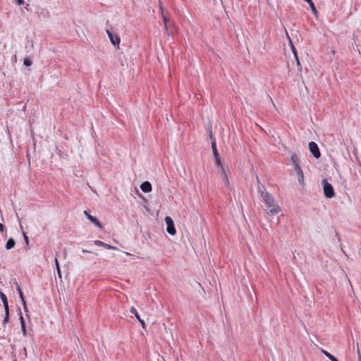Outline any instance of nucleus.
<instances>
[{
    "mask_svg": "<svg viewBox=\"0 0 361 361\" xmlns=\"http://www.w3.org/2000/svg\"><path fill=\"white\" fill-rule=\"evenodd\" d=\"M323 186L324 195L326 198H332L335 196L334 188L326 179L322 180Z\"/></svg>",
    "mask_w": 361,
    "mask_h": 361,
    "instance_id": "1",
    "label": "nucleus"
},
{
    "mask_svg": "<svg viewBox=\"0 0 361 361\" xmlns=\"http://www.w3.org/2000/svg\"><path fill=\"white\" fill-rule=\"evenodd\" d=\"M0 298L4 304V310H5V317L3 320V325L6 326V324L9 321V306L7 300L6 295L1 291H0Z\"/></svg>",
    "mask_w": 361,
    "mask_h": 361,
    "instance_id": "2",
    "label": "nucleus"
},
{
    "mask_svg": "<svg viewBox=\"0 0 361 361\" xmlns=\"http://www.w3.org/2000/svg\"><path fill=\"white\" fill-rule=\"evenodd\" d=\"M308 147L310 153L314 158L319 159L321 157L319 149L314 142H310L308 145Z\"/></svg>",
    "mask_w": 361,
    "mask_h": 361,
    "instance_id": "3",
    "label": "nucleus"
},
{
    "mask_svg": "<svg viewBox=\"0 0 361 361\" xmlns=\"http://www.w3.org/2000/svg\"><path fill=\"white\" fill-rule=\"evenodd\" d=\"M165 222L166 224V231L170 235H175L176 233V231L174 224H173L172 219L170 216H166Z\"/></svg>",
    "mask_w": 361,
    "mask_h": 361,
    "instance_id": "4",
    "label": "nucleus"
},
{
    "mask_svg": "<svg viewBox=\"0 0 361 361\" xmlns=\"http://www.w3.org/2000/svg\"><path fill=\"white\" fill-rule=\"evenodd\" d=\"M267 214L271 216L277 214L280 211V207L279 205L274 203L271 204L269 207H267Z\"/></svg>",
    "mask_w": 361,
    "mask_h": 361,
    "instance_id": "5",
    "label": "nucleus"
},
{
    "mask_svg": "<svg viewBox=\"0 0 361 361\" xmlns=\"http://www.w3.org/2000/svg\"><path fill=\"white\" fill-rule=\"evenodd\" d=\"M85 215L86 217L92 222L97 227L102 228V226L100 223V221L94 216L90 215L88 214L86 211L84 212Z\"/></svg>",
    "mask_w": 361,
    "mask_h": 361,
    "instance_id": "6",
    "label": "nucleus"
},
{
    "mask_svg": "<svg viewBox=\"0 0 361 361\" xmlns=\"http://www.w3.org/2000/svg\"><path fill=\"white\" fill-rule=\"evenodd\" d=\"M210 139H213V140L212 141V152H213V154H214V159H218L219 157H220V155L219 154V152L217 150V147H216V141H215V139L213 138V135H212V132L210 133Z\"/></svg>",
    "mask_w": 361,
    "mask_h": 361,
    "instance_id": "7",
    "label": "nucleus"
},
{
    "mask_svg": "<svg viewBox=\"0 0 361 361\" xmlns=\"http://www.w3.org/2000/svg\"><path fill=\"white\" fill-rule=\"evenodd\" d=\"M262 200L267 207H269L275 202L274 197L270 193H264V195L262 197Z\"/></svg>",
    "mask_w": 361,
    "mask_h": 361,
    "instance_id": "8",
    "label": "nucleus"
},
{
    "mask_svg": "<svg viewBox=\"0 0 361 361\" xmlns=\"http://www.w3.org/2000/svg\"><path fill=\"white\" fill-rule=\"evenodd\" d=\"M130 312L133 314L135 315V317H136V319L138 320V322L140 323V324L142 325V327L143 329H145V323L144 322L143 319H142L138 314V312H137L136 309L134 307H132L130 308Z\"/></svg>",
    "mask_w": 361,
    "mask_h": 361,
    "instance_id": "9",
    "label": "nucleus"
},
{
    "mask_svg": "<svg viewBox=\"0 0 361 361\" xmlns=\"http://www.w3.org/2000/svg\"><path fill=\"white\" fill-rule=\"evenodd\" d=\"M140 189L144 192H149L152 191V185L148 181H145L140 185Z\"/></svg>",
    "mask_w": 361,
    "mask_h": 361,
    "instance_id": "10",
    "label": "nucleus"
},
{
    "mask_svg": "<svg viewBox=\"0 0 361 361\" xmlns=\"http://www.w3.org/2000/svg\"><path fill=\"white\" fill-rule=\"evenodd\" d=\"M294 169L296 171L299 182L300 183H302L304 180V176L300 165H296V166H295Z\"/></svg>",
    "mask_w": 361,
    "mask_h": 361,
    "instance_id": "11",
    "label": "nucleus"
},
{
    "mask_svg": "<svg viewBox=\"0 0 361 361\" xmlns=\"http://www.w3.org/2000/svg\"><path fill=\"white\" fill-rule=\"evenodd\" d=\"M109 39H110L111 44L114 47H117V49H118L120 41H121L119 36L117 35H113L112 37L109 38Z\"/></svg>",
    "mask_w": 361,
    "mask_h": 361,
    "instance_id": "12",
    "label": "nucleus"
},
{
    "mask_svg": "<svg viewBox=\"0 0 361 361\" xmlns=\"http://www.w3.org/2000/svg\"><path fill=\"white\" fill-rule=\"evenodd\" d=\"M258 182V192L260 193L261 197H262L264 195V193H269L264 187V185L259 183L258 178L257 177Z\"/></svg>",
    "mask_w": 361,
    "mask_h": 361,
    "instance_id": "13",
    "label": "nucleus"
},
{
    "mask_svg": "<svg viewBox=\"0 0 361 361\" xmlns=\"http://www.w3.org/2000/svg\"><path fill=\"white\" fill-rule=\"evenodd\" d=\"M15 245H16V241L14 240V239L12 238H10L6 242V249L8 250H11L14 247Z\"/></svg>",
    "mask_w": 361,
    "mask_h": 361,
    "instance_id": "14",
    "label": "nucleus"
},
{
    "mask_svg": "<svg viewBox=\"0 0 361 361\" xmlns=\"http://www.w3.org/2000/svg\"><path fill=\"white\" fill-rule=\"evenodd\" d=\"M15 284H16V290L18 293V295L20 296V298L21 300V302H24V300H25V297L23 295V293L22 291V289L20 288V286H19L18 283L17 281H15Z\"/></svg>",
    "mask_w": 361,
    "mask_h": 361,
    "instance_id": "15",
    "label": "nucleus"
},
{
    "mask_svg": "<svg viewBox=\"0 0 361 361\" xmlns=\"http://www.w3.org/2000/svg\"><path fill=\"white\" fill-rule=\"evenodd\" d=\"M321 351L331 361H338L333 355H331V353H329L326 350L322 349Z\"/></svg>",
    "mask_w": 361,
    "mask_h": 361,
    "instance_id": "16",
    "label": "nucleus"
},
{
    "mask_svg": "<svg viewBox=\"0 0 361 361\" xmlns=\"http://www.w3.org/2000/svg\"><path fill=\"white\" fill-rule=\"evenodd\" d=\"M291 49H292V52L294 54V56H295V60L297 61V65H298V67H300V69H301V65L300 63V61H299V59H298V57L296 49H295V47L293 46V44L292 43H291Z\"/></svg>",
    "mask_w": 361,
    "mask_h": 361,
    "instance_id": "17",
    "label": "nucleus"
},
{
    "mask_svg": "<svg viewBox=\"0 0 361 361\" xmlns=\"http://www.w3.org/2000/svg\"><path fill=\"white\" fill-rule=\"evenodd\" d=\"M290 159H291V161L292 163L294 165V167L296 166V165H299L298 162V157L296 155L295 153H293L291 157H290Z\"/></svg>",
    "mask_w": 361,
    "mask_h": 361,
    "instance_id": "18",
    "label": "nucleus"
},
{
    "mask_svg": "<svg viewBox=\"0 0 361 361\" xmlns=\"http://www.w3.org/2000/svg\"><path fill=\"white\" fill-rule=\"evenodd\" d=\"M214 161H215V165L219 169H220V168H221L222 166H224L223 162L221 161V157H219L218 159L217 158L214 159Z\"/></svg>",
    "mask_w": 361,
    "mask_h": 361,
    "instance_id": "19",
    "label": "nucleus"
},
{
    "mask_svg": "<svg viewBox=\"0 0 361 361\" xmlns=\"http://www.w3.org/2000/svg\"><path fill=\"white\" fill-rule=\"evenodd\" d=\"M23 64L25 66L29 67L32 64V61L29 57H26L24 59Z\"/></svg>",
    "mask_w": 361,
    "mask_h": 361,
    "instance_id": "20",
    "label": "nucleus"
},
{
    "mask_svg": "<svg viewBox=\"0 0 361 361\" xmlns=\"http://www.w3.org/2000/svg\"><path fill=\"white\" fill-rule=\"evenodd\" d=\"M55 264H56L58 276L61 279V270H60V267H59V261H58V259L56 258L55 259Z\"/></svg>",
    "mask_w": 361,
    "mask_h": 361,
    "instance_id": "21",
    "label": "nucleus"
},
{
    "mask_svg": "<svg viewBox=\"0 0 361 361\" xmlns=\"http://www.w3.org/2000/svg\"><path fill=\"white\" fill-rule=\"evenodd\" d=\"M224 183L226 184L227 188H229V181L227 174L221 176Z\"/></svg>",
    "mask_w": 361,
    "mask_h": 361,
    "instance_id": "22",
    "label": "nucleus"
},
{
    "mask_svg": "<svg viewBox=\"0 0 361 361\" xmlns=\"http://www.w3.org/2000/svg\"><path fill=\"white\" fill-rule=\"evenodd\" d=\"M20 326L21 327L25 326V322L24 318L23 317L21 312H20Z\"/></svg>",
    "mask_w": 361,
    "mask_h": 361,
    "instance_id": "23",
    "label": "nucleus"
},
{
    "mask_svg": "<svg viewBox=\"0 0 361 361\" xmlns=\"http://www.w3.org/2000/svg\"><path fill=\"white\" fill-rule=\"evenodd\" d=\"M220 171L221 176L226 175V169L225 166H222L221 168L219 169Z\"/></svg>",
    "mask_w": 361,
    "mask_h": 361,
    "instance_id": "24",
    "label": "nucleus"
},
{
    "mask_svg": "<svg viewBox=\"0 0 361 361\" xmlns=\"http://www.w3.org/2000/svg\"><path fill=\"white\" fill-rule=\"evenodd\" d=\"M94 245H97V246H102V245H104V242L101 241V240H96L94 242Z\"/></svg>",
    "mask_w": 361,
    "mask_h": 361,
    "instance_id": "25",
    "label": "nucleus"
},
{
    "mask_svg": "<svg viewBox=\"0 0 361 361\" xmlns=\"http://www.w3.org/2000/svg\"><path fill=\"white\" fill-rule=\"evenodd\" d=\"M162 18H163V20H164V22L165 23V28L167 30H168L167 25H166L167 18L163 13H162Z\"/></svg>",
    "mask_w": 361,
    "mask_h": 361,
    "instance_id": "26",
    "label": "nucleus"
},
{
    "mask_svg": "<svg viewBox=\"0 0 361 361\" xmlns=\"http://www.w3.org/2000/svg\"><path fill=\"white\" fill-rule=\"evenodd\" d=\"M23 238H24V240H25V243L27 245H28V243H29L28 237L26 235V234L24 232L23 233Z\"/></svg>",
    "mask_w": 361,
    "mask_h": 361,
    "instance_id": "27",
    "label": "nucleus"
},
{
    "mask_svg": "<svg viewBox=\"0 0 361 361\" xmlns=\"http://www.w3.org/2000/svg\"><path fill=\"white\" fill-rule=\"evenodd\" d=\"M22 304L23 305V308H24L25 312H27L28 310H27V307L25 300H24V302H22Z\"/></svg>",
    "mask_w": 361,
    "mask_h": 361,
    "instance_id": "28",
    "label": "nucleus"
},
{
    "mask_svg": "<svg viewBox=\"0 0 361 361\" xmlns=\"http://www.w3.org/2000/svg\"><path fill=\"white\" fill-rule=\"evenodd\" d=\"M16 3L20 6V5H23L24 4V0H16Z\"/></svg>",
    "mask_w": 361,
    "mask_h": 361,
    "instance_id": "29",
    "label": "nucleus"
},
{
    "mask_svg": "<svg viewBox=\"0 0 361 361\" xmlns=\"http://www.w3.org/2000/svg\"><path fill=\"white\" fill-rule=\"evenodd\" d=\"M21 329H22V331H23V335L26 336L27 335L26 327L25 326L21 327Z\"/></svg>",
    "mask_w": 361,
    "mask_h": 361,
    "instance_id": "30",
    "label": "nucleus"
},
{
    "mask_svg": "<svg viewBox=\"0 0 361 361\" xmlns=\"http://www.w3.org/2000/svg\"><path fill=\"white\" fill-rule=\"evenodd\" d=\"M106 33H107V35H108V36H109V38H110V37H112V35H114V34L112 33V32H111V31H110V30H106Z\"/></svg>",
    "mask_w": 361,
    "mask_h": 361,
    "instance_id": "31",
    "label": "nucleus"
},
{
    "mask_svg": "<svg viewBox=\"0 0 361 361\" xmlns=\"http://www.w3.org/2000/svg\"><path fill=\"white\" fill-rule=\"evenodd\" d=\"M109 250H118V248L115 246H113V245H110L109 246Z\"/></svg>",
    "mask_w": 361,
    "mask_h": 361,
    "instance_id": "32",
    "label": "nucleus"
},
{
    "mask_svg": "<svg viewBox=\"0 0 361 361\" xmlns=\"http://www.w3.org/2000/svg\"><path fill=\"white\" fill-rule=\"evenodd\" d=\"M4 231V226L3 224L0 223V231L3 232Z\"/></svg>",
    "mask_w": 361,
    "mask_h": 361,
    "instance_id": "33",
    "label": "nucleus"
},
{
    "mask_svg": "<svg viewBox=\"0 0 361 361\" xmlns=\"http://www.w3.org/2000/svg\"><path fill=\"white\" fill-rule=\"evenodd\" d=\"M109 244H106V243H104V245H102V247H104V248H106V249H108V250H109Z\"/></svg>",
    "mask_w": 361,
    "mask_h": 361,
    "instance_id": "34",
    "label": "nucleus"
},
{
    "mask_svg": "<svg viewBox=\"0 0 361 361\" xmlns=\"http://www.w3.org/2000/svg\"><path fill=\"white\" fill-rule=\"evenodd\" d=\"M357 355H358L359 361H361V355H360L359 349H357Z\"/></svg>",
    "mask_w": 361,
    "mask_h": 361,
    "instance_id": "35",
    "label": "nucleus"
},
{
    "mask_svg": "<svg viewBox=\"0 0 361 361\" xmlns=\"http://www.w3.org/2000/svg\"><path fill=\"white\" fill-rule=\"evenodd\" d=\"M82 252H87V250H82Z\"/></svg>",
    "mask_w": 361,
    "mask_h": 361,
    "instance_id": "36",
    "label": "nucleus"
}]
</instances>
